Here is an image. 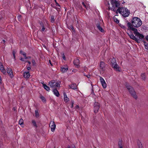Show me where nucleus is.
I'll return each instance as SVG.
<instances>
[{"mask_svg":"<svg viewBox=\"0 0 148 148\" xmlns=\"http://www.w3.org/2000/svg\"><path fill=\"white\" fill-rule=\"evenodd\" d=\"M142 21L139 18L134 17L131 20V23L129 22L127 23V26L129 29L131 30V27H132L138 28L142 25Z\"/></svg>","mask_w":148,"mask_h":148,"instance_id":"1","label":"nucleus"},{"mask_svg":"<svg viewBox=\"0 0 148 148\" xmlns=\"http://www.w3.org/2000/svg\"><path fill=\"white\" fill-rule=\"evenodd\" d=\"M118 12L125 17L128 16L130 13L129 10L127 9L124 8H118L116 11V14H117Z\"/></svg>","mask_w":148,"mask_h":148,"instance_id":"2","label":"nucleus"},{"mask_svg":"<svg viewBox=\"0 0 148 148\" xmlns=\"http://www.w3.org/2000/svg\"><path fill=\"white\" fill-rule=\"evenodd\" d=\"M112 5V7L110 6V3H108V5L109 6V10H110L114 11H116V8L119 6V4L116 0H110Z\"/></svg>","mask_w":148,"mask_h":148,"instance_id":"3","label":"nucleus"},{"mask_svg":"<svg viewBox=\"0 0 148 148\" xmlns=\"http://www.w3.org/2000/svg\"><path fill=\"white\" fill-rule=\"evenodd\" d=\"M126 86L128 90H129L131 96L135 99H137L138 98L137 95L133 88L129 85L128 84H126Z\"/></svg>","mask_w":148,"mask_h":148,"instance_id":"4","label":"nucleus"},{"mask_svg":"<svg viewBox=\"0 0 148 148\" xmlns=\"http://www.w3.org/2000/svg\"><path fill=\"white\" fill-rule=\"evenodd\" d=\"M131 30L134 31V34L137 37H138L139 39H142L144 37V36L142 34H140L138 32V30L137 29L135 28L134 27H131Z\"/></svg>","mask_w":148,"mask_h":148,"instance_id":"5","label":"nucleus"},{"mask_svg":"<svg viewBox=\"0 0 148 148\" xmlns=\"http://www.w3.org/2000/svg\"><path fill=\"white\" fill-rule=\"evenodd\" d=\"M60 82H58L54 80L52 81L49 83V85L51 87L55 88L60 86Z\"/></svg>","mask_w":148,"mask_h":148,"instance_id":"6","label":"nucleus"},{"mask_svg":"<svg viewBox=\"0 0 148 148\" xmlns=\"http://www.w3.org/2000/svg\"><path fill=\"white\" fill-rule=\"evenodd\" d=\"M100 107L99 103L98 102H95L94 104V112L97 113Z\"/></svg>","mask_w":148,"mask_h":148,"instance_id":"7","label":"nucleus"},{"mask_svg":"<svg viewBox=\"0 0 148 148\" xmlns=\"http://www.w3.org/2000/svg\"><path fill=\"white\" fill-rule=\"evenodd\" d=\"M50 126L51 127V129L52 132H54L55 129L56 125L54 121H51L50 124Z\"/></svg>","mask_w":148,"mask_h":148,"instance_id":"8","label":"nucleus"},{"mask_svg":"<svg viewBox=\"0 0 148 148\" xmlns=\"http://www.w3.org/2000/svg\"><path fill=\"white\" fill-rule=\"evenodd\" d=\"M102 22V21H101L100 22H99L97 23V24H96V26L97 28L101 32H103L104 30L100 26Z\"/></svg>","mask_w":148,"mask_h":148,"instance_id":"9","label":"nucleus"},{"mask_svg":"<svg viewBox=\"0 0 148 148\" xmlns=\"http://www.w3.org/2000/svg\"><path fill=\"white\" fill-rule=\"evenodd\" d=\"M128 34L131 38L133 40H135L137 42H138L139 39L136 38L135 36H134V35L132 33H131L130 34Z\"/></svg>","mask_w":148,"mask_h":148,"instance_id":"10","label":"nucleus"},{"mask_svg":"<svg viewBox=\"0 0 148 148\" xmlns=\"http://www.w3.org/2000/svg\"><path fill=\"white\" fill-rule=\"evenodd\" d=\"M68 69V67L67 66H64L61 67L60 70L63 73L66 72Z\"/></svg>","mask_w":148,"mask_h":148,"instance_id":"11","label":"nucleus"},{"mask_svg":"<svg viewBox=\"0 0 148 148\" xmlns=\"http://www.w3.org/2000/svg\"><path fill=\"white\" fill-rule=\"evenodd\" d=\"M74 64L76 66L77 68H79V61L78 59H76L74 61Z\"/></svg>","mask_w":148,"mask_h":148,"instance_id":"12","label":"nucleus"},{"mask_svg":"<svg viewBox=\"0 0 148 148\" xmlns=\"http://www.w3.org/2000/svg\"><path fill=\"white\" fill-rule=\"evenodd\" d=\"M7 71L10 77L12 78L13 76L12 70L10 68H7Z\"/></svg>","mask_w":148,"mask_h":148,"instance_id":"13","label":"nucleus"},{"mask_svg":"<svg viewBox=\"0 0 148 148\" xmlns=\"http://www.w3.org/2000/svg\"><path fill=\"white\" fill-rule=\"evenodd\" d=\"M0 70L4 74H5L6 73V71L4 69L3 65L1 62H0Z\"/></svg>","mask_w":148,"mask_h":148,"instance_id":"14","label":"nucleus"},{"mask_svg":"<svg viewBox=\"0 0 148 148\" xmlns=\"http://www.w3.org/2000/svg\"><path fill=\"white\" fill-rule=\"evenodd\" d=\"M69 86L70 88L74 90H76L77 89V85L76 84H73L71 85H69Z\"/></svg>","mask_w":148,"mask_h":148,"instance_id":"15","label":"nucleus"},{"mask_svg":"<svg viewBox=\"0 0 148 148\" xmlns=\"http://www.w3.org/2000/svg\"><path fill=\"white\" fill-rule=\"evenodd\" d=\"M114 69L117 71H119V67L117 63L112 66Z\"/></svg>","mask_w":148,"mask_h":148,"instance_id":"16","label":"nucleus"},{"mask_svg":"<svg viewBox=\"0 0 148 148\" xmlns=\"http://www.w3.org/2000/svg\"><path fill=\"white\" fill-rule=\"evenodd\" d=\"M100 68L102 71H104L105 70V64L103 62H100Z\"/></svg>","mask_w":148,"mask_h":148,"instance_id":"17","label":"nucleus"},{"mask_svg":"<svg viewBox=\"0 0 148 148\" xmlns=\"http://www.w3.org/2000/svg\"><path fill=\"white\" fill-rule=\"evenodd\" d=\"M82 4L84 7L87 9L88 10L89 8V5L88 3H87L82 2Z\"/></svg>","mask_w":148,"mask_h":148,"instance_id":"18","label":"nucleus"},{"mask_svg":"<svg viewBox=\"0 0 148 148\" xmlns=\"http://www.w3.org/2000/svg\"><path fill=\"white\" fill-rule=\"evenodd\" d=\"M64 101L65 102H67L68 101H69V98L67 97L66 94L65 93H64Z\"/></svg>","mask_w":148,"mask_h":148,"instance_id":"19","label":"nucleus"},{"mask_svg":"<svg viewBox=\"0 0 148 148\" xmlns=\"http://www.w3.org/2000/svg\"><path fill=\"white\" fill-rule=\"evenodd\" d=\"M110 60L112 64V66L117 63L115 58H111L110 59Z\"/></svg>","mask_w":148,"mask_h":148,"instance_id":"20","label":"nucleus"},{"mask_svg":"<svg viewBox=\"0 0 148 148\" xmlns=\"http://www.w3.org/2000/svg\"><path fill=\"white\" fill-rule=\"evenodd\" d=\"M30 76V74L29 72H25L24 73V77L25 78H28Z\"/></svg>","mask_w":148,"mask_h":148,"instance_id":"21","label":"nucleus"},{"mask_svg":"<svg viewBox=\"0 0 148 148\" xmlns=\"http://www.w3.org/2000/svg\"><path fill=\"white\" fill-rule=\"evenodd\" d=\"M53 92L54 94L57 97H59V93L58 90L56 89H55L53 90Z\"/></svg>","mask_w":148,"mask_h":148,"instance_id":"22","label":"nucleus"},{"mask_svg":"<svg viewBox=\"0 0 148 148\" xmlns=\"http://www.w3.org/2000/svg\"><path fill=\"white\" fill-rule=\"evenodd\" d=\"M118 146L119 148H123V144L121 141H119L118 142Z\"/></svg>","mask_w":148,"mask_h":148,"instance_id":"23","label":"nucleus"},{"mask_svg":"<svg viewBox=\"0 0 148 148\" xmlns=\"http://www.w3.org/2000/svg\"><path fill=\"white\" fill-rule=\"evenodd\" d=\"M43 86L44 88L47 91H49L50 90L49 87L46 84H43Z\"/></svg>","mask_w":148,"mask_h":148,"instance_id":"24","label":"nucleus"},{"mask_svg":"<svg viewBox=\"0 0 148 148\" xmlns=\"http://www.w3.org/2000/svg\"><path fill=\"white\" fill-rule=\"evenodd\" d=\"M138 148H142V145L141 142L139 140L137 141Z\"/></svg>","mask_w":148,"mask_h":148,"instance_id":"25","label":"nucleus"},{"mask_svg":"<svg viewBox=\"0 0 148 148\" xmlns=\"http://www.w3.org/2000/svg\"><path fill=\"white\" fill-rule=\"evenodd\" d=\"M40 25L42 27V29H41V31L42 32L44 31H45V27L44 26L43 23H42V22H41L40 23Z\"/></svg>","mask_w":148,"mask_h":148,"instance_id":"26","label":"nucleus"},{"mask_svg":"<svg viewBox=\"0 0 148 148\" xmlns=\"http://www.w3.org/2000/svg\"><path fill=\"white\" fill-rule=\"evenodd\" d=\"M142 79L143 80H145L146 79V76L145 73H142L141 75Z\"/></svg>","mask_w":148,"mask_h":148,"instance_id":"27","label":"nucleus"},{"mask_svg":"<svg viewBox=\"0 0 148 148\" xmlns=\"http://www.w3.org/2000/svg\"><path fill=\"white\" fill-rule=\"evenodd\" d=\"M103 88H106V84L105 82H104L101 83Z\"/></svg>","mask_w":148,"mask_h":148,"instance_id":"28","label":"nucleus"},{"mask_svg":"<svg viewBox=\"0 0 148 148\" xmlns=\"http://www.w3.org/2000/svg\"><path fill=\"white\" fill-rule=\"evenodd\" d=\"M144 45L146 49H148V43L145 41H144Z\"/></svg>","mask_w":148,"mask_h":148,"instance_id":"29","label":"nucleus"},{"mask_svg":"<svg viewBox=\"0 0 148 148\" xmlns=\"http://www.w3.org/2000/svg\"><path fill=\"white\" fill-rule=\"evenodd\" d=\"M35 116L36 118H38L39 117V115L38 110H36L35 111Z\"/></svg>","mask_w":148,"mask_h":148,"instance_id":"30","label":"nucleus"},{"mask_svg":"<svg viewBox=\"0 0 148 148\" xmlns=\"http://www.w3.org/2000/svg\"><path fill=\"white\" fill-rule=\"evenodd\" d=\"M32 123L33 124V125L36 127H37V125L36 123V122L34 120H32Z\"/></svg>","mask_w":148,"mask_h":148,"instance_id":"31","label":"nucleus"},{"mask_svg":"<svg viewBox=\"0 0 148 148\" xmlns=\"http://www.w3.org/2000/svg\"><path fill=\"white\" fill-rule=\"evenodd\" d=\"M23 120L22 119H20L19 121V124L21 125L23 124Z\"/></svg>","mask_w":148,"mask_h":148,"instance_id":"32","label":"nucleus"},{"mask_svg":"<svg viewBox=\"0 0 148 148\" xmlns=\"http://www.w3.org/2000/svg\"><path fill=\"white\" fill-rule=\"evenodd\" d=\"M113 19L114 21L116 22V23H118L119 22V21L118 19H117L115 17H114L113 18Z\"/></svg>","mask_w":148,"mask_h":148,"instance_id":"33","label":"nucleus"},{"mask_svg":"<svg viewBox=\"0 0 148 148\" xmlns=\"http://www.w3.org/2000/svg\"><path fill=\"white\" fill-rule=\"evenodd\" d=\"M40 98L43 102H45L46 99L43 96H41Z\"/></svg>","mask_w":148,"mask_h":148,"instance_id":"34","label":"nucleus"},{"mask_svg":"<svg viewBox=\"0 0 148 148\" xmlns=\"http://www.w3.org/2000/svg\"><path fill=\"white\" fill-rule=\"evenodd\" d=\"M54 21V16H52L51 17V22H53Z\"/></svg>","mask_w":148,"mask_h":148,"instance_id":"35","label":"nucleus"},{"mask_svg":"<svg viewBox=\"0 0 148 148\" xmlns=\"http://www.w3.org/2000/svg\"><path fill=\"white\" fill-rule=\"evenodd\" d=\"M16 53V51H13L12 52V54H13V55L14 58L15 60V54Z\"/></svg>","mask_w":148,"mask_h":148,"instance_id":"36","label":"nucleus"},{"mask_svg":"<svg viewBox=\"0 0 148 148\" xmlns=\"http://www.w3.org/2000/svg\"><path fill=\"white\" fill-rule=\"evenodd\" d=\"M100 80L101 83L105 81L104 79L101 77H100Z\"/></svg>","mask_w":148,"mask_h":148,"instance_id":"37","label":"nucleus"},{"mask_svg":"<svg viewBox=\"0 0 148 148\" xmlns=\"http://www.w3.org/2000/svg\"><path fill=\"white\" fill-rule=\"evenodd\" d=\"M32 63L33 64V65L34 66H35L36 65V63L35 61V60H32Z\"/></svg>","mask_w":148,"mask_h":148,"instance_id":"38","label":"nucleus"},{"mask_svg":"<svg viewBox=\"0 0 148 148\" xmlns=\"http://www.w3.org/2000/svg\"><path fill=\"white\" fill-rule=\"evenodd\" d=\"M17 18H18V20L19 21H20L21 19V15L18 16L17 17Z\"/></svg>","mask_w":148,"mask_h":148,"instance_id":"39","label":"nucleus"},{"mask_svg":"<svg viewBox=\"0 0 148 148\" xmlns=\"http://www.w3.org/2000/svg\"><path fill=\"white\" fill-rule=\"evenodd\" d=\"M62 57L64 60H65L66 59L65 57V55L64 53H63L62 55Z\"/></svg>","mask_w":148,"mask_h":148,"instance_id":"40","label":"nucleus"},{"mask_svg":"<svg viewBox=\"0 0 148 148\" xmlns=\"http://www.w3.org/2000/svg\"><path fill=\"white\" fill-rule=\"evenodd\" d=\"M22 55H23V56L24 57H25V58L26 57V53H22Z\"/></svg>","mask_w":148,"mask_h":148,"instance_id":"41","label":"nucleus"},{"mask_svg":"<svg viewBox=\"0 0 148 148\" xmlns=\"http://www.w3.org/2000/svg\"><path fill=\"white\" fill-rule=\"evenodd\" d=\"M121 27L123 28V29H125V27L123 25H121Z\"/></svg>","mask_w":148,"mask_h":148,"instance_id":"42","label":"nucleus"},{"mask_svg":"<svg viewBox=\"0 0 148 148\" xmlns=\"http://www.w3.org/2000/svg\"><path fill=\"white\" fill-rule=\"evenodd\" d=\"M84 75L86 76L88 78H89L90 77V75H86L85 74H84Z\"/></svg>","mask_w":148,"mask_h":148,"instance_id":"43","label":"nucleus"},{"mask_svg":"<svg viewBox=\"0 0 148 148\" xmlns=\"http://www.w3.org/2000/svg\"><path fill=\"white\" fill-rule=\"evenodd\" d=\"M31 58V57H30L29 56V57H26L25 58L26 59H29Z\"/></svg>","mask_w":148,"mask_h":148,"instance_id":"44","label":"nucleus"},{"mask_svg":"<svg viewBox=\"0 0 148 148\" xmlns=\"http://www.w3.org/2000/svg\"><path fill=\"white\" fill-rule=\"evenodd\" d=\"M70 28L72 29V30H73V31H74V29L73 27L72 26H71Z\"/></svg>","mask_w":148,"mask_h":148,"instance_id":"45","label":"nucleus"},{"mask_svg":"<svg viewBox=\"0 0 148 148\" xmlns=\"http://www.w3.org/2000/svg\"><path fill=\"white\" fill-rule=\"evenodd\" d=\"M31 69V67L29 66H28L27 67V70H30Z\"/></svg>","mask_w":148,"mask_h":148,"instance_id":"46","label":"nucleus"},{"mask_svg":"<svg viewBox=\"0 0 148 148\" xmlns=\"http://www.w3.org/2000/svg\"><path fill=\"white\" fill-rule=\"evenodd\" d=\"M20 60H21L22 61H24V59L23 58H20Z\"/></svg>","mask_w":148,"mask_h":148,"instance_id":"47","label":"nucleus"},{"mask_svg":"<svg viewBox=\"0 0 148 148\" xmlns=\"http://www.w3.org/2000/svg\"><path fill=\"white\" fill-rule=\"evenodd\" d=\"M1 83H2V80H1V76L0 75V84H1Z\"/></svg>","mask_w":148,"mask_h":148,"instance_id":"48","label":"nucleus"},{"mask_svg":"<svg viewBox=\"0 0 148 148\" xmlns=\"http://www.w3.org/2000/svg\"><path fill=\"white\" fill-rule=\"evenodd\" d=\"M145 38L148 41V36H146Z\"/></svg>","mask_w":148,"mask_h":148,"instance_id":"49","label":"nucleus"},{"mask_svg":"<svg viewBox=\"0 0 148 148\" xmlns=\"http://www.w3.org/2000/svg\"><path fill=\"white\" fill-rule=\"evenodd\" d=\"M20 53H21V54H22V53H24V52H23V51H20Z\"/></svg>","mask_w":148,"mask_h":148,"instance_id":"50","label":"nucleus"},{"mask_svg":"<svg viewBox=\"0 0 148 148\" xmlns=\"http://www.w3.org/2000/svg\"><path fill=\"white\" fill-rule=\"evenodd\" d=\"M26 62H27L29 64H31V62L29 61H26Z\"/></svg>","mask_w":148,"mask_h":148,"instance_id":"51","label":"nucleus"},{"mask_svg":"<svg viewBox=\"0 0 148 148\" xmlns=\"http://www.w3.org/2000/svg\"><path fill=\"white\" fill-rule=\"evenodd\" d=\"M73 103L72 102L71 104V107L72 108L73 107Z\"/></svg>","mask_w":148,"mask_h":148,"instance_id":"52","label":"nucleus"},{"mask_svg":"<svg viewBox=\"0 0 148 148\" xmlns=\"http://www.w3.org/2000/svg\"><path fill=\"white\" fill-rule=\"evenodd\" d=\"M77 71V70H75V69L73 70V71L74 72H76Z\"/></svg>","mask_w":148,"mask_h":148,"instance_id":"53","label":"nucleus"},{"mask_svg":"<svg viewBox=\"0 0 148 148\" xmlns=\"http://www.w3.org/2000/svg\"><path fill=\"white\" fill-rule=\"evenodd\" d=\"M49 63H50V64H51V66H52V65H53L51 64V62L50 60H49Z\"/></svg>","mask_w":148,"mask_h":148,"instance_id":"54","label":"nucleus"},{"mask_svg":"<svg viewBox=\"0 0 148 148\" xmlns=\"http://www.w3.org/2000/svg\"><path fill=\"white\" fill-rule=\"evenodd\" d=\"M56 5H58V6H60V5L58 3H56Z\"/></svg>","mask_w":148,"mask_h":148,"instance_id":"55","label":"nucleus"},{"mask_svg":"<svg viewBox=\"0 0 148 148\" xmlns=\"http://www.w3.org/2000/svg\"><path fill=\"white\" fill-rule=\"evenodd\" d=\"M3 42L4 43H5V40H3Z\"/></svg>","mask_w":148,"mask_h":148,"instance_id":"56","label":"nucleus"},{"mask_svg":"<svg viewBox=\"0 0 148 148\" xmlns=\"http://www.w3.org/2000/svg\"><path fill=\"white\" fill-rule=\"evenodd\" d=\"M76 108H79V106H76Z\"/></svg>","mask_w":148,"mask_h":148,"instance_id":"57","label":"nucleus"},{"mask_svg":"<svg viewBox=\"0 0 148 148\" xmlns=\"http://www.w3.org/2000/svg\"><path fill=\"white\" fill-rule=\"evenodd\" d=\"M67 148H71V147H70V146H68V147Z\"/></svg>","mask_w":148,"mask_h":148,"instance_id":"58","label":"nucleus"},{"mask_svg":"<svg viewBox=\"0 0 148 148\" xmlns=\"http://www.w3.org/2000/svg\"><path fill=\"white\" fill-rule=\"evenodd\" d=\"M75 148V147H74V148Z\"/></svg>","mask_w":148,"mask_h":148,"instance_id":"59","label":"nucleus"}]
</instances>
